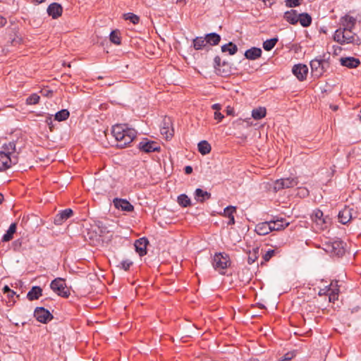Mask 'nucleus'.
<instances>
[{
	"instance_id": "f257e3e1",
	"label": "nucleus",
	"mask_w": 361,
	"mask_h": 361,
	"mask_svg": "<svg viewBox=\"0 0 361 361\" xmlns=\"http://www.w3.org/2000/svg\"><path fill=\"white\" fill-rule=\"evenodd\" d=\"M111 133L117 141V145L121 148L131 143L137 136V131L134 128H129L128 124L114 125Z\"/></svg>"
},
{
	"instance_id": "f03ea898",
	"label": "nucleus",
	"mask_w": 361,
	"mask_h": 361,
	"mask_svg": "<svg viewBox=\"0 0 361 361\" xmlns=\"http://www.w3.org/2000/svg\"><path fill=\"white\" fill-rule=\"evenodd\" d=\"M352 30H345L344 28L340 27L335 31L334 39L342 45L350 43L359 45L360 39L358 37H357V39H355L356 35Z\"/></svg>"
},
{
	"instance_id": "7ed1b4c3",
	"label": "nucleus",
	"mask_w": 361,
	"mask_h": 361,
	"mask_svg": "<svg viewBox=\"0 0 361 361\" xmlns=\"http://www.w3.org/2000/svg\"><path fill=\"white\" fill-rule=\"evenodd\" d=\"M231 264L230 258L225 252L216 253L212 259V266L216 271L223 274L221 270L226 269Z\"/></svg>"
},
{
	"instance_id": "20e7f679",
	"label": "nucleus",
	"mask_w": 361,
	"mask_h": 361,
	"mask_svg": "<svg viewBox=\"0 0 361 361\" xmlns=\"http://www.w3.org/2000/svg\"><path fill=\"white\" fill-rule=\"evenodd\" d=\"M324 250L332 255L341 257L345 253L344 243L340 240L328 241L324 244Z\"/></svg>"
},
{
	"instance_id": "39448f33",
	"label": "nucleus",
	"mask_w": 361,
	"mask_h": 361,
	"mask_svg": "<svg viewBox=\"0 0 361 361\" xmlns=\"http://www.w3.org/2000/svg\"><path fill=\"white\" fill-rule=\"evenodd\" d=\"M50 288L61 297L66 298L70 295V290L66 286L65 280L62 278H56L53 280L50 283Z\"/></svg>"
},
{
	"instance_id": "423d86ee",
	"label": "nucleus",
	"mask_w": 361,
	"mask_h": 361,
	"mask_svg": "<svg viewBox=\"0 0 361 361\" xmlns=\"http://www.w3.org/2000/svg\"><path fill=\"white\" fill-rule=\"evenodd\" d=\"M329 62L322 59L316 58L310 61L311 73L315 78L321 77L329 68Z\"/></svg>"
},
{
	"instance_id": "0eeeda50",
	"label": "nucleus",
	"mask_w": 361,
	"mask_h": 361,
	"mask_svg": "<svg viewBox=\"0 0 361 361\" xmlns=\"http://www.w3.org/2000/svg\"><path fill=\"white\" fill-rule=\"evenodd\" d=\"M18 161L17 155H7L5 152H0V171H6Z\"/></svg>"
},
{
	"instance_id": "6e6552de",
	"label": "nucleus",
	"mask_w": 361,
	"mask_h": 361,
	"mask_svg": "<svg viewBox=\"0 0 361 361\" xmlns=\"http://www.w3.org/2000/svg\"><path fill=\"white\" fill-rule=\"evenodd\" d=\"M298 184V181L295 178H281L274 182V190L278 191L282 189L295 187Z\"/></svg>"
},
{
	"instance_id": "1a4fd4ad",
	"label": "nucleus",
	"mask_w": 361,
	"mask_h": 361,
	"mask_svg": "<svg viewBox=\"0 0 361 361\" xmlns=\"http://www.w3.org/2000/svg\"><path fill=\"white\" fill-rule=\"evenodd\" d=\"M138 149L144 152L149 153L153 152H159L161 147L159 145L147 138H144L138 145Z\"/></svg>"
},
{
	"instance_id": "9d476101",
	"label": "nucleus",
	"mask_w": 361,
	"mask_h": 361,
	"mask_svg": "<svg viewBox=\"0 0 361 361\" xmlns=\"http://www.w3.org/2000/svg\"><path fill=\"white\" fill-rule=\"evenodd\" d=\"M34 317L38 322L43 324H46L53 319L50 312L42 307H36L34 312Z\"/></svg>"
},
{
	"instance_id": "9b49d317",
	"label": "nucleus",
	"mask_w": 361,
	"mask_h": 361,
	"mask_svg": "<svg viewBox=\"0 0 361 361\" xmlns=\"http://www.w3.org/2000/svg\"><path fill=\"white\" fill-rule=\"evenodd\" d=\"M292 72L298 80L303 81L307 78L308 67L302 63L295 64L293 66Z\"/></svg>"
},
{
	"instance_id": "f8f14e48",
	"label": "nucleus",
	"mask_w": 361,
	"mask_h": 361,
	"mask_svg": "<svg viewBox=\"0 0 361 361\" xmlns=\"http://www.w3.org/2000/svg\"><path fill=\"white\" fill-rule=\"evenodd\" d=\"M326 218L324 217V214L320 209H316L313 212L312 215V221L318 226L319 228L324 230L326 228Z\"/></svg>"
},
{
	"instance_id": "ddd939ff",
	"label": "nucleus",
	"mask_w": 361,
	"mask_h": 361,
	"mask_svg": "<svg viewBox=\"0 0 361 361\" xmlns=\"http://www.w3.org/2000/svg\"><path fill=\"white\" fill-rule=\"evenodd\" d=\"M114 207L123 212H130L134 210V207L126 199L115 198L113 201Z\"/></svg>"
},
{
	"instance_id": "4468645a",
	"label": "nucleus",
	"mask_w": 361,
	"mask_h": 361,
	"mask_svg": "<svg viewBox=\"0 0 361 361\" xmlns=\"http://www.w3.org/2000/svg\"><path fill=\"white\" fill-rule=\"evenodd\" d=\"M73 214V212L71 209H63L55 216L54 223L58 226L61 225L65 221L71 217Z\"/></svg>"
},
{
	"instance_id": "2eb2a0df",
	"label": "nucleus",
	"mask_w": 361,
	"mask_h": 361,
	"mask_svg": "<svg viewBox=\"0 0 361 361\" xmlns=\"http://www.w3.org/2000/svg\"><path fill=\"white\" fill-rule=\"evenodd\" d=\"M148 243L149 241L147 238L145 237L135 240L134 244L135 250L140 257H142L147 254V246Z\"/></svg>"
},
{
	"instance_id": "dca6fc26",
	"label": "nucleus",
	"mask_w": 361,
	"mask_h": 361,
	"mask_svg": "<svg viewBox=\"0 0 361 361\" xmlns=\"http://www.w3.org/2000/svg\"><path fill=\"white\" fill-rule=\"evenodd\" d=\"M355 23L356 18L349 15H345L340 19L341 28H344L345 30H353L355 27Z\"/></svg>"
},
{
	"instance_id": "f3484780",
	"label": "nucleus",
	"mask_w": 361,
	"mask_h": 361,
	"mask_svg": "<svg viewBox=\"0 0 361 361\" xmlns=\"http://www.w3.org/2000/svg\"><path fill=\"white\" fill-rule=\"evenodd\" d=\"M353 209L345 207L338 214V221L342 224H346L352 219Z\"/></svg>"
},
{
	"instance_id": "a211bd4d",
	"label": "nucleus",
	"mask_w": 361,
	"mask_h": 361,
	"mask_svg": "<svg viewBox=\"0 0 361 361\" xmlns=\"http://www.w3.org/2000/svg\"><path fill=\"white\" fill-rule=\"evenodd\" d=\"M271 225V231H281L286 228L289 225V222L283 218L274 219L269 221Z\"/></svg>"
},
{
	"instance_id": "6ab92c4d",
	"label": "nucleus",
	"mask_w": 361,
	"mask_h": 361,
	"mask_svg": "<svg viewBox=\"0 0 361 361\" xmlns=\"http://www.w3.org/2000/svg\"><path fill=\"white\" fill-rule=\"evenodd\" d=\"M63 8L58 3H52L47 8V13L52 18L56 19L62 15Z\"/></svg>"
},
{
	"instance_id": "aec40b11",
	"label": "nucleus",
	"mask_w": 361,
	"mask_h": 361,
	"mask_svg": "<svg viewBox=\"0 0 361 361\" xmlns=\"http://www.w3.org/2000/svg\"><path fill=\"white\" fill-rule=\"evenodd\" d=\"M269 221L259 223L256 225L255 231L259 235H265L271 231Z\"/></svg>"
},
{
	"instance_id": "412c9836",
	"label": "nucleus",
	"mask_w": 361,
	"mask_h": 361,
	"mask_svg": "<svg viewBox=\"0 0 361 361\" xmlns=\"http://www.w3.org/2000/svg\"><path fill=\"white\" fill-rule=\"evenodd\" d=\"M339 286L338 285V281H332L330 283V292H329V302H334L335 301L338 300L339 296Z\"/></svg>"
},
{
	"instance_id": "4be33fe9",
	"label": "nucleus",
	"mask_w": 361,
	"mask_h": 361,
	"mask_svg": "<svg viewBox=\"0 0 361 361\" xmlns=\"http://www.w3.org/2000/svg\"><path fill=\"white\" fill-rule=\"evenodd\" d=\"M340 61L342 66L349 68H357L360 63V60L355 57L341 58Z\"/></svg>"
},
{
	"instance_id": "5701e85b",
	"label": "nucleus",
	"mask_w": 361,
	"mask_h": 361,
	"mask_svg": "<svg viewBox=\"0 0 361 361\" xmlns=\"http://www.w3.org/2000/svg\"><path fill=\"white\" fill-rule=\"evenodd\" d=\"M262 49L258 47H252L245 52V56L249 60H256L262 55Z\"/></svg>"
},
{
	"instance_id": "b1692460",
	"label": "nucleus",
	"mask_w": 361,
	"mask_h": 361,
	"mask_svg": "<svg viewBox=\"0 0 361 361\" xmlns=\"http://www.w3.org/2000/svg\"><path fill=\"white\" fill-rule=\"evenodd\" d=\"M236 212V207L233 206H228L224 209L223 215L228 218V225L235 224L234 214Z\"/></svg>"
},
{
	"instance_id": "393cba45",
	"label": "nucleus",
	"mask_w": 361,
	"mask_h": 361,
	"mask_svg": "<svg viewBox=\"0 0 361 361\" xmlns=\"http://www.w3.org/2000/svg\"><path fill=\"white\" fill-rule=\"evenodd\" d=\"M298 16L297 11L292 9L285 12L283 18L290 24L296 25L298 23Z\"/></svg>"
},
{
	"instance_id": "a878e982",
	"label": "nucleus",
	"mask_w": 361,
	"mask_h": 361,
	"mask_svg": "<svg viewBox=\"0 0 361 361\" xmlns=\"http://www.w3.org/2000/svg\"><path fill=\"white\" fill-rule=\"evenodd\" d=\"M42 295V289L37 286H33L27 294V298L30 301L35 300L39 298Z\"/></svg>"
},
{
	"instance_id": "bb28decb",
	"label": "nucleus",
	"mask_w": 361,
	"mask_h": 361,
	"mask_svg": "<svg viewBox=\"0 0 361 361\" xmlns=\"http://www.w3.org/2000/svg\"><path fill=\"white\" fill-rule=\"evenodd\" d=\"M206 42L208 46H215L221 41V36L216 32H211L205 35Z\"/></svg>"
},
{
	"instance_id": "cd10ccee",
	"label": "nucleus",
	"mask_w": 361,
	"mask_h": 361,
	"mask_svg": "<svg viewBox=\"0 0 361 361\" xmlns=\"http://www.w3.org/2000/svg\"><path fill=\"white\" fill-rule=\"evenodd\" d=\"M2 150L0 152H5L7 155H17L16 145L15 142H9L5 143L1 147Z\"/></svg>"
},
{
	"instance_id": "c85d7f7f",
	"label": "nucleus",
	"mask_w": 361,
	"mask_h": 361,
	"mask_svg": "<svg viewBox=\"0 0 361 361\" xmlns=\"http://www.w3.org/2000/svg\"><path fill=\"white\" fill-rule=\"evenodd\" d=\"M195 198L197 202H203L206 200L211 198V193L204 191L200 188H197L195 191Z\"/></svg>"
},
{
	"instance_id": "c756f323",
	"label": "nucleus",
	"mask_w": 361,
	"mask_h": 361,
	"mask_svg": "<svg viewBox=\"0 0 361 361\" xmlns=\"http://www.w3.org/2000/svg\"><path fill=\"white\" fill-rule=\"evenodd\" d=\"M206 38L204 37H197L192 40V45L195 49L200 50L207 47V43L206 42Z\"/></svg>"
},
{
	"instance_id": "7c9ffc66",
	"label": "nucleus",
	"mask_w": 361,
	"mask_h": 361,
	"mask_svg": "<svg viewBox=\"0 0 361 361\" xmlns=\"http://www.w3.org/2000/svg\"><path fill=\"white\" fill-rule=\"evenodd\" d=\"M161 135L165 136L166 139H169L172 137L173 133L171 130H170V121L169 118L168 121L166 119L164 120L163 126L161 127L160 129Z\"/></svg>"
},
{
	"instance_id": "2f4dec72",
	"label": "nucleus",
	"mask_w": 361,
	"mask_h": 361,
	"mask_svg": "<svg viewBox=\"0 0 361 361\" xmlns=\"http://www.w3.org/2000/svg\"><path fill=\"white\" fill-rule=\"evenodd\" d=\"M17 225L16 223H13L10 225L6 233L2 237L3 242H8L13 238V234L16 231Z\"/></svg>"
},
{
	"instance_id": "473e14b6",
	"label": "nucleus",
	"mask_w": 361,
	"mask_h": 361,
	"mask_svg": "<svg viewBox=\"0 0 361 361\" xmlns=\"http://www.w3.org/2000/svg\"><path fill=\"white\" fill-rule=\"evenodd\" d=\"M298 22L302 27H308L312 23V17L307 13L299 14Z\"/></svg>"
},
{
	"instance_id": "72a5a7b5",
	"label": "nucleus",
	"mask_w": 361,
	"mask_h": 361,
	"mask_svg": "<svg viewBox=\"0 0 361 361\" xmlns=\"http://www.w3.org/2000/svg\"><path fill=\"white\" fill-rule=\"evenodd\" d=\"M197 147H198L199 152L202 155H206V154H209L212 149L210 144L206 140L200 141L198 143Z\"/></svg>"
},
{
	"instance_id": "f704fd0d",
	"label": "nucleus",
	"mask_w": 361,
	"mask_h": 361,
	"mask_svg": "<svg viewBox=\"0 0 361 361\" xmlns=\"http://www.w3.org/2000/svg\"><path fill=\"white\" fill-rule=\"evenodd\" d=\"M267 110L264 107H259L252 111V116L255 120H260L266 116Z\"/></svg>"
},
{
	"instance_id": "c9c22d12",
	"label": "nucleus",
	"mask_w": 361,
	"mask_h": 361,
	"mask_svg": "<svg viewBox=\"0 0 361 361\" xmlns=\"http://www.w3.org/2000/svg\"><path fill=\"white\" fill-rule=\"evenodd\" d=\"M221 49L222 52H228L230 55H234L238 51L237 46L231 42L221 46Z\"/></svg>"
},
{
	"instance_id": "e433bc0d",
	"label": "nucleus",
	"mask_w": 361,
	"mask_h": 361,
	"mask_svg": "<svg viewBox=\"0 0 361 361\" xmlns=\"http://www.w3.org/2000/svg\"><path fill=\"white\" fill-rule=\"evenodd\" d=\"M70 113L67 109H62L57 113H56L54 116L55 120L58 121H63L68 119L69 117Z\"/></svg>"
},
{
	"instance_id": "4c0bfd02",
	"label": "nucleus",
	"mask_w": 361,
	"mask_h": 361,
	"mask_svg": "<svg viewBox=\"0 0 361 361\" xmlns=\"http://www.w3.org/2000/svg\"><path fill=\"white\" fill-rule=\"evenodd\" d=\"M278 42V38L274 37L269 39H267L263 42V48L266 51L271 50Z\"/></svg>"
},
{
	"instance_id": "58836bf2",
	"label": "nucleus",
	"mask_w": 361,
	"mask_h": 361,
	"mask_svg": "<svg viewBox=\"0 0 361 361\" xmlns=\"http://www.w3.org/2000/svg\"><path fill=\"white\" fill-rule=\"evenodd\" d=\"M178 202L183 207H187L191 204L190 199L185 194H181L178 197Z\"/></svg>"
},
{
	"instance_id": "ea45409f",
	"label": "nucleus",
	"mask_w": 361,
	"mask_h": 361,
	"mask_svg": "<svg viewBox=\"0 0 361 361\" xmlns=\"http://www.w3.org/2000/svg\"><path fill=\"white\" fill-rule=\"evenodd\" d=\"M109 39L112 43H114L116 45H118L121 44V37L119 35V32L116 30L111 32V33L109 35Z\"/></svg>"
},
{
	"instance_id": "a19ab883",
	"label": "nucleus",
	"mask_w": 361,
	"mask_h": 361,
	"mask_svg": "<svg viewBox=\"0 0 361 361\" xmlns=\"http://www.w3.org/2000/svg\"><path fill=\"white\" fill-rule=\"evenodd\" d=\"M40 97L36 94H30L27 99H26V104L27 105H33L37 104L39 101Z\"/></svg>"
},
{
	"instance_id": "79ce46f5",
	"label": "nucleus",
	"mask_w": 361,
	"mask_h": 361,
	"mask_svg": "<svg viewBox=\"0 0 361 361\" xmlns=\"http://www.w3.org/2000/svg\"><path fill=\"white\" fill-rule=\"evenodd\" d=\"M258 252H259V248H255L253 249L252 252H250L248 258H247V262L249 264H253L257 259L258 258Z\"/></svg>"
},
{
	"instance_id": "37998d69",
	"label": "nucleus",
	"mask_w": 361,
	"mask_h": 361,
	"mask_svg": "<svg viewBox=\"0 0 361 361\" xmlns=\"http://www.w3.org/2000/svg\"><path fill=\"white\" fill-rule=\"evenodd\" d=\"M125 19L130 20L134 25H136L139 23L140 18L132 13H128L124 15Z\"/></svg>"
},
{
	"instance_id": "c03bdc74",
	"label": "nucleus",
	"mask_w": 361,
	"mask_h": 361,
	"mask_svg": "<svg viewBox=\"0 0 361 361\" xmlns=\"http://www.w3.org/2000/svg\"><path fill=\"white\" fill-rule=\"evenodd\" d=\"M297 195L300 197H305L309 195V190L305 187H300L298 188Z\"/></svg>"
},
{
	"instance_id": "a18cd8bd",
	"label": "nucleus",
	"mask_w": 361,
	"mask_h": 361,
	"mask_svg": "<svg viewBox=\"0 0 361 361\" xmlns=\"http://www.w3.org/2000/svg\"><path fill=\"white\" fill-rule=\"evenodd\" d=\"M275 250L269 249L262 256L264 262H268L274 255Z\"/></svg>"
},
{
	"instance_id": "49530a36",
	"label": "nucleus",
	"mask_w": 361,
	"mask_h": 361,
	"mask_svg": "<svg viewBox=\"0 0 361 361\" xmlns=\"http://www.w3.org/2000/svg\"><path fill=\"white\" fill-rule=\"evenodd\" d=\"M133 264V262L130 261V259H126V260H123L121 262V267L122 269H123L125 271H128L130 267L132 266Z\"/></svg>"
},
{
	"instance_id": "de8ad7c7",
	"label": "nucleus",
	"mask_w": 361,
	"mask_h": 361,
	"mask_svg": "<svg viewBox=\"0 0 361 361\" xmlns=\"http://www.w3.org/2000/svg\"><path fill=\"white\" fill-rule=\"evenodd\" d=\"M300 4V0H286V6L288 8L298 6Z\"/></svg>"
},
{
	"instance_id": "09e8293b",
	"label": "nucleus",
	"mask_w": 361,
	"mask_h": 361,
	"mask_svg": "<svg viewBox=\"0 0 361 361\" xmlns=\"http://www.w3.org/2000/svg\"><path fill=\"white\" fill-rule=\"evenodd\" d=\"M329 292H330V284L329 286H325L323 288H321L319 290L318 295L319 296L327 295L329 296Z\"/></svg>"
},
{
	"instance_id": "8fccbe9b",
	"label": "nucleus",
	"mask_w": 361,
	"mask_h": 361,
	"mask_svg": "<svg viewBox=\"0 0 361 361\" xmlns=\"http://www.w3.org/2000/svg\"><path fill=\"white\" fill-rule=\"evenodd\" d=\"M221 66V59L220 56H216L214 59V67L216 71H219Z\"/></svg>"
},
{
	"instance_id": "3c124183",
	"label": "nucleus",
	"mask_w": 361,
	"mask_h": 361,
	"mask_svg": "<svg viewBox=\"0 0 361 361\" xmlns=\"http://www.w3.org/2000/svg\"><path fill=\"white\" fill-rule=\"evenodd\" d=\"M214 117L215 120L218 121V122L221 121V120L224 118V115L219 111H215Z\"/></svg>"
},
{
	"instance_id": "603ef678",
	"label": "nucleus",
	"mask_w": 361,
	"mask_h": 361,
	"mask_svg": "<svg viewBox=\"0 0 361 361\" xmlns=\"http://www.w3.org/2000/svg\"><path fill=\"white\" fill-rule=\"evenodd\" d=\"M45 123L49 126L50 130L53 128V119L51 116H48L45 119Z\"/></svg>"
},
{
	"instance_id": "864d4df0",
	"label": "nucleus",
	"mask_w": 361,
	"mask_h": 361,
	"mask_svg": "<svg viewBox=\"0 0 361 361\" xmlns=\"http://www.w3.org/2000/svg\"><path fill=\"white\" fill-rule=\"evenodd\" d=\"M293 356L290 353H288L286 354H285L283 356H282L280 359H279V361H289L292 359Z\"/></svg>"
},
{
	"instance_id": "5fc2aeb1",
	"label": "nucleus",
	"mask_w": 361,
	"mask_h": 361,
	"mask_svg": "<svg viewBox=\"0 0 361 361\" xmlns=\"http://www.w3.org/2000/svg\"><path fill=\"white\" fill-rule=\"evenodd\" d=\"M212 108L215 110V111H219L221 109V105L220 104H214Z\"/></svg>"
},
{
	"instance_id": "6e6d98bb",
	"label": "nucleus",
	"mask_w": 361,
	"mask_h": 361,
	"mask_svg": "<svg viewBox=\"0 0 361 361\" xmlns=\"http://www.w3.org/2000/svg\"><path fill=\"white\" fill-rule=\"evenodd\" d=\"M6 19L3 16H0V27H4L6 24Z\"/></svg>"
},
{
	"instance_id": "4d7b16f0",
	"label": "nucleus",
	"mask_w": 361,
	"mask_h": 361,
	"mask_svg": "<svg viewBox=\"0 0 361 361\" xmlns=\"http://www.w3.org/2000/svg\"><path fill=\"white\" fill-rule=\"evenodd\" d=\"M192 172V168L190 166H187L185 167V173L186 174H190Z\"/></svg>"
},
{
	"instance_id": "13d9d810",
	"label": "nucleus",
	"mask_w": 361,
	"mask_h": 361,
	"mask_svg": "<svg viewBox=\"0 0 361 361\" xmlns=\"http://www.w3.org/2000/svg\"><path fill=\"white\" fill-rule=\"evenodd\" d=\"M226 114H227V115H233L234 114L233 109L230 106H228L226 109Z\"/></svg>"
},
{
	"instance_id": "bf43d9fd",
	"label": "nucleus",
	"mask_w": 361,
	"mask_h": 361,
	"mask_svg": "<svg viewBox=\"0 0 361 361\" xmlns=\"http://www.w3.org/2000/svg\"><path fill=\"white\" fill-rule=\"evenodd\" d=\"M11 289H10V288L8 286H5L4 288H3V292L4 293H8L9 291L11 290Z\"/></svg>"
},
{
	"instance_id": "052dcab7",
	"label": "nucleus",
	"mask_w": 361,
	"mask_h": 361,
	"mask_svg": "<svg viewBox=\"0 0 361 361\" xmlns=\"http://www.w3.org/2000/svg\"><path fill=\"white\" fill-rule=\"evenodd\" d=\"M52 94H53V92L51 90H45L44 95H45L46 97H49V96L52 95Z\"/></svg>"
},
{
	"instance_id": "680f3d73",
	"label": "nucleus",
	"mask_w": 361,
	"mask_h": 361,
	"mask_svg": "<svg viewBox=\"0 0 361 361\" xmlns=\"http://www.w3.org/2000/svg\"><path fill=\"white\" fill-rule=\"evenodd\" d=\"M16 295V292L13 290H11L8 293H7L8 297L13 298Z\"/></svg>"
},
{
	"instance_id": "e2e57ef3",
	"label": "nucleus",
	"mask_w": 361,
	"mask_h": 361,
	"mask_svg": "<svg viewBox=\"0 0 361 361\" xmlns=\"http://www.w3.org/2000/svg\"><path fill=\"white\" fill-rule=\"evenodd\" d=\"M178 3L185 4L186 3V0H177Z\"/></svg>"
},
{
	"instance_id": "0e129e2a",
	"label": "nucleus",
	"mask_w": 361,
	"mask_h": 361,
	"mask_svg": "<svg viewBox=\"0 0 361 361\" xmlns=\"http://www.w3.org/2000/svg\"><path fill=\"white\" fill-rule=\"evenodd\" d=\"M3 200H4V195L1 193H0V204H1Z\"/></svg>"
},
{
	"instance_id": "69168bd1",
	"label": "nucleus",
	"mask_w": 361,
	"mask_h": 361,
	"mask_svg": "<svg viewBox=\"0 0 361 361\" xmlns=\"http://www.w3.org/2000/svg\"><path fill=\"white\" fill-rule=\"evenodd\" d=\"M248 361H259V360L257 358H252V359H250Z\"/></svg>"
},
{
	"instance_id": "338daca9",
	"label": "nucleus",
	"mask_w": 361,
	"mask_h": 361,
	"mask_svg": "<svg viewBox=\"0 0 361 361\" xmlns=\"http://www.w3.org/2000/svg\"><path fill=\"white\" fill-rule=\"evenodd\" d=\"M337 109H338V106H334L332 107V109H333L334 111L337 110Z\"/></svg>"
},
{
	"instance_id": "774afa93",
	"label": "nucleus",
	"mask_w": 361,
	"mask_h": 361,
	"mask_svg": "<svg viewBox=\"0 0 361 361\" xmlns=\"http://www.w3.org/2000/svg\"><path fill=\"white\" fill-rule=\"evenodd\" d=\"M357 310H358V307H356V308L352 310L351 312L353 313L355 311H357Z\"/></svg>"
}]
</instances>
